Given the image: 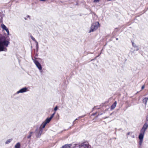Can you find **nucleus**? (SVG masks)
<instances>
[{
  "label": "nucleus",
  "instance_id": "obj_32",
  "mask_svg": "<svg viewBox=\"0 0 148 148\" xmlns=\"http://www.w3.org/2000/svg\"><path fill=\"white\" fill-rule=\"evenodd\" d=\"M75 5H78V3L77 2H76V3Z\"/></svg>",
  "mask_w": 148,
  "mask_h": 148
},
{
  "label": "nucleus",
  "instance_id": "obj_18",
  "mask_svg": "<svg viewBox=\"0 0 148 148\" xmlns=\"http://www.w3.org/2000/svg\"><path fill=\"white\" fill-rule=\"evenodd\" d=\"M84 115L82 116H79V117L78 118H77V119H76L75 120V121L73 122V124H74V122H75V121H76V120H77L78 119H80V118H82L83 117H84Z\"/></svg>",
  "mask_w": 148,
  "mask_h": 148
},
{
  "label": "nucleus",
  "instance_id": "obj_8",
  "mask_svg": "<svg viewBox=\"0 0 148 148\" xmlns=\"http://www.w3.org/2000/svg\"><path fill=\"white\" fill-rule=\"evenodd\" d=\"M144 134V132H140L138 136V138L140 140H143Z\"/></svg>",
  "mask_w": 148,
  "mask_h": 148
},
{
  "label": "nucleus",
  "instance_id": "obj_21",
  "mask_svg": "<svg viewBox=\"0 0 148 148\" xmlns=\"http://www.w3.org/2000/svg\"><path fill=\"white\" fill-rule=\"evenodd\" d=\"M55 112H54V113H53L51 115V116H50V118H51V119H52V118L54 116V115H55Z\"/></svg>",
  "mask_w": 148,
  "mask_h": 148
},
{
  "label": "nucleus",
  "instance_id": "obj_35",
  "mask_svg": "<svg viewBox=\"0 0 148 148\" xmlns=\"http://www.w3.org/2000/svg\"><path fill=\"white\" fill-rule=\"evenodd\" d=\"M118 38H116V40H118Z\"/></svg>",
  "mask_w": 148,
  "mask_h": 148
},
{
  "label": "nucleus",
  "instance_id": "obj_34",
  "mask_svg": "<svg viewBox=\"0 0 148 148\" xmlns=\"http://www.w3.org/2000/svg\"><path fill=\"white\" fill-rule=\"evenodd\" d=\"M137 47V49H136V50L137 51H138V50H139V49H138V48L137 47Z\"/></svg>",
  "mask_w": 148,
  "mask_h": 148
},
{
  "label": "nucleus",
  "instance_id": "obj_24",
  "mask_svg": "<svg viewBox=\"0 0 148 148\" xmlns=\"http://www.w3.org/2000/svg\"><path fill=\"white\" fill-rule=\"evenodd\" d=\"M58 109V108L57 106H56L55 107V108H54V110L55 111H56Z\"/></svg>",
  "mask_w": 148,
  "mask_h": 148
},
{
  "label": "nucleus",
  "instance_id": "obj_1",
  "mask_svg": "<svg viewBox=\"0 0 148 148\" xmlns=\"http://www.w3.org/2000/svg\"><path fill=\"white\" fill-rule=\"evenodd\" d=\"M99 27V24L98 22H96L93 23L90 27L89 33H91L95 31Z\"/></svg>",
  "mask_w": 148,
  "mask_h": 148
},
{
  "label": "nucleus",
  "instance_id": "obj_29",
  "mask_svg": "<svg viewBox=\"0 0 148 148\" xmlns=\"http://www.w3.org/2000/svg\"><path fill=\"white\" fill-rule=\"evenodd\" d=\"M39 70L40 71V72L41 73H42L43 72V70H42V67L41 68V70Z\"/></svg>",
  "mask_w": 148,
  "mask_h": 148
},
{
  "label": "nucleus",
  "instance_id": "obj_6",
  "mask_svg": "<svg viewBox=\"0 0 148 148\" xmlns=\"http://www.w3.org/2000/svg\"><path fill=\"white\" fill-rule=\"evenodd\" d=\"M27 91H28L27 88L25 87L17 91L16 93L17 94H18L19 93L25 92Z\"/></svg>",
  "mask_w": 148,
  "mask_h": 148
},
{
  "label": "nucleus",
  "instance_id": "obj_3",
  "mask_svg": "<svg viewBox=\"0 0 148 148\" xmlns=\"http://www.w3.org/2000/svg\"><path fill=\"white\" fill-rule=\"evenodd\" d=\"M42 129L41 128V127H40L38 129H36L35 131V133L36 137L38 138L39 137L41 136V135L42 133Z\"/></svg>",
  "mask_w": 148,
  "mask_h": 148
},
{
  "label": "nucleus",
  "instance_id": "obj_30",
  "mask_svg": "<svg viewBox=\"0 0 148 148\" xmlns=\"http://www.w3.org/2000/svg\"><path fill=\"white\" fill-rule=\"evenodd\" d=\"M145 88V86L144 85L143 86H142V87H141V89H143Z\"/></svg>",
  "mask_w": 148,
  "mask_h": 148
},
{
  "label": "nucleus",
  "instance_id": "obj_11",
  "mask_svg": "<svg viewBox=\"0 0 148 148\" xmlns=\"http://www.w3.org/2000/svg\"><path fill=\"white\" fill-rule=\"evenodd\" d=\"M52 119L50 117L47 118L46 119L45 121H44L45 123H47V124L49 123Z\"/></svg>",
  "mask_w": 148,
  "mask_h": 148
},
{
  "label": "nucleus",
  "instance_id": "obj_26",
  "mask_svg": "<svg viewBox=\"0 0 148 148\" xmlns=\"http://www.w3.org/2000/svg\"><path fill=\"white\" fill-rule=\"evenodd\" d=\"M5 30L6 31V32L8 34H9V31L8 29V28L7 29H6Z\"/></svg>",
  "mask_w": 148,
  "mask_h": 148
},
{
  "label": "nucleus",
  "instance_id": "obj_5",
  "mask_svg": "<svg viewBox=\"0 0 148 148\" xmlns=\"http://www.w3.org/2000/svg\"><path fill=\"white\" fill-rule=\"evenodd\" d=\"M148 127V122H146L143 125L142 128L140 130V132L145 133L146 130Z\"/></svg>",
  "mask_w": 148,
  "mask_h": 148
},
{
  "label": "nucleus",
  "instance_id": "obj_12",
  "mask_svg": "<svg viewBox=\"0 0 148 148\" xmlns=\"http://www.w3.org/2000/svg\"><path fill=\"white\" fill-rule=\"evenodd\" d=\"M148 98L147 97H145L144 98L143 100V103H144L146 105L147 103V100H148Z\"/></svg>",
  "mask_w": 148,
  "mask_h": 148
},
{
  "label": "nucleus",
  "instance_id": "obj_23",
  "mask_svg": "<svg viewBox=\"0 0 148 148\" xmlns=\"http://www.w3.org/2000/svg\"><path fill=\"white\" fill-rule=\"evenodd\" d=\"M133 134V132H128L127 133V135H132V134Z\"/></svg>",
  "mask_w": 148,
  "mask_h": 148
},
{
  "label": "nucleus",
  "instance_id": "obj_7",
  "mask_svg": "<svg viewBox=\"0 0 148 148\" xmlns=\"http://www.w3.org/2000/svg\"><path fill=\"white\" fill-rule=\"evenodd\" d=\"M0 42L1 44L3 45L6 46V47H7L8 44L9 43V42L7 41V40H4L3 41H0Z\"/></svg>",
  "mask_w": 148,
  "mask_h": 148
},
{
  "label": "nucleus",
  "instance_id": "obj_36",
  "mask_svg": "<svg viewBox=\"0 0 148 148\" xmlns=\"http://www.w3.org/2000/svg\"><path fill=\"white\" fill-rule=\"evenodd\" d=\"M74 145H76L75 144H74Z\"/></svg>",
  "mask_w": 148,
  "mask_h": 148
},
{
  "label": "nucleus",
  "instance_id": "obj_14",
  "mask_svg": "<svg viewBox=\"0 0 148 148\" xmlns=\"http://www.w3.org/2000/svg\"><path fill=\"white\" fill-rule=\"evenodd\" d=\"M47 124V123H45V122H44L40 127H41V128H42H42H45Z\"/></svg>",
  "mask_w": 148,
  "mask_h": 148
},
{
  "label": "nucleus",
  "instance_id": "obj_31",
  "mask_svg": "<svg viewBox=\"0 0 148 148\" xmlns=\"http://www.w3.org/2000/svg\"><path fill=\"white\" fill-rule=\"evenodd\" d=\"M146 120L147 121H148V115L147 116Z\"/></svg>",
  "mask_w": 148,
  "mask_h": 148
},
{
  "label": "nucleus",
  "instance_id": "obj_4",
  "mask_svg": "<svg viewBox=\"0 0 148 148\" xmlns=\"http://www.w3.org/2000/svg\"><path fill=\"white\" fill-rule=\"evenodd\" d=\"M33 62L36 66V67L39 70H41L42 66L40 63L38 62V61L35 59H32Z\"/></svg>",
  "mask_w": 148,
  "mask_h": 148
},
{
  "label": "nucleus",
  "instance_id": "obj_10",
  "mask_svg": "<svg viewBox=\"0 0 148 148\" xmlns=\"http://www.w3.org/2000/svg\"><path fill=\"white\" fill-rule=\"evenodd\" d=\"M117 104V102L116 101H115L114 102L113 104L111 106V109L112 110L114 109L115 107H116Z\"/></svg>",
  "mask_w": 148,
  "mask_h": 148
},
{
  "label": "nucleus",
  "instance_id": "obj_27",
  "mask_svg": "<svg viewBox=\"0 0 148 148\" xmlns=\"http://www.w3.org/2000/svg\"><path fill=\"white\" fill-rule=\"evenodd\" d=\"M132 45L133 47H136V44L134 42L132 43Z\"/></svg>",
  "mask_w": 148,
  "mask_h": 148
},
{
  "label": "nucleus",
  "instance_id": "obj_16",
  "mask_svg": "<svg viewBox=\"0 0 148 148\" xmlns=\"http://www.w3.org/2000/svg\"><path fill=\"white\" fill-rule=\"evenodd\" d=\"M33 133V132H29V134L27 136V138L28 139L30 138L32 136V134Z\"/></svg>",
  "mask_w": 148,
  "mask_h": 148
},
{
  "label": "nucleus",
  "instance_id": "obj_25",
  "mask_svg": "<svg viewBox=\"0 0 148 148\" xmlns=\"http://www.w3.org/2000/svg\"><path fill=\"white\" fill-rule=\"evenodd\" d=\"M100 0H94L93 2L94 3H97Z\"/></svg>",
  "mask_w": 148,
  "mask_h": 148
},
{
  "label": "nucleus",
  "instance_id": "obj_19",
  "mask_svg": "<svg viewBox=\"0 0 148 148\" xmlns=\"http://www.w3.org/2000/svg\"><path fill=\"white\" fill-rule=\"evenodd\" d=\"M30 37L31 38V39H32V40H33L34 41H35V42H37L36 40L35 39V38L33 37V36L31 35L30 36Z\"/></svg>",
  "mask_w": 148,
  "mask_h": 148
},
{
  "label": "nucleus",
  "instance_id": "obj_9",
  "mask_svg": "<svg viewBox=\"0 0 148 148\" xmlns=\"http://www.w3.org/2000/svg\"><path fill=\"white\" fill-rule=\"evenodd\" d=\"M72 145L71 144H66L60 148H70Z\"/></svg>",
  "mask_w": 148,
  "mask_h": 148
},
{
  "label": "nucleus",
  "instance_id": "obj_2",
  "mask_svg": "<svg viewBox=\"0 0 148 148\" xmlns=\"http://www.w3.org/2000/svg\"><path fill=\"white\" fill-rule=\"evenodd\" d=\"M78 148H91V147L89 145L88 143L85 142L79 145Z\"/></svg>",
  "mask_w": 148,
  "mask_h": 148
},
{
  "label": "nucleus",
  "instance_id": "obj_15",
  "mask_svg": "<svg viewBox=\"0 0 148 148\" xmlns=\"http://www.w3.org/2000/svg\"><path fill=\"white\" fill-rule=\"evenodd\" d=\"M12 140V138L8 139L6 141L5 143L6 144H8L10 143Z\"/></svg>",
  "mask_w": 148,
  "mask_h": 148
},
{
  "label": "nucleus",
  "instance_id": "obj_28",
  "mask_svg": "<svg viewBox=\"0 0 148 148\" xmlns=\"http://www.w3.org/2000/svg\"><path fill=\"white\" fill-rule=\"evenodd\" d=\"M131 137L133 138H134L135 135L134 134H132V135H131Z\"/></svg>",
  "mask_w": 148,
  "mask_h": 148
},
{
  "label": "nucleus",
  "instance_id": "obj_33",
  "mask_svg": "<svg viewBox=\"0 0 148 148\" xmlns=\"http://www.w3.org/2000/svg\"><path fill=\"white\" fill-rule=\"evenodd\" d=\"M27 18H30V16L29 15H27Z\"/></svg>",
  "mask_w": 148,
  "mask_h": 148
},
{
  "label": "nucleus",
  "instance_id": "obj_22",
  "mask_svg": "<svg viewBox=\"0 0 148 148\" xmlns=\"http://www.w3.org/2000/svg\"><path fill=\"white\" fill-rule=\"evenodd\" d=\"M143 141V140H140V141L139 142V145H142Z\"/></svg>",
  "mask_w": 148,
  "mask_h": 148
},
{
  "label": "nucleus",
  "instance_id": "obj_17",
  "mask_svg": "<svg viewBox=\"0 0 148 148\" xmlns=\"http://www.w3.org/2000/svg\"><path fill=\"white\" fill-rule=\"evenodd\" d=\"M1 27L2 28L4 29L5 30L6 29H7L8 28L4 24H2L1 25Z\"/></svg>",
  "mask_w": 148,
  "mask_h": 148
},
{
  "label": "nucleus",
  "instance_id": "obj_13",
  "mask_svg": "<svg viewBox=\"0 0 148 148\" xmlns=\"http://www.w3.org/2000/svg\"><path fill=\"white\" fill-rule=\"evenodd\" d=\"M21 145L19 143H17L15 146V148H20Z\"/></svg>",
  "mask_w": 148,
  "mask_h": 148
},
{
  "label": "nucleus",
  "instance_id": "obj_20",
  "mask_svg": "<svg viewBox=\"0 0 148 148\" xmlns=\"http://www.w3.org/2000/svg\"><path fill=\"white\" fill-rule=\"evenodd\" d=\"M36 48L37 49V50L38 51V43L37 42H36Z\"/></svg>",
  "mask_w": 148,
  "mask_h": 148
}]
</instances>
